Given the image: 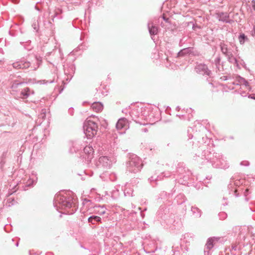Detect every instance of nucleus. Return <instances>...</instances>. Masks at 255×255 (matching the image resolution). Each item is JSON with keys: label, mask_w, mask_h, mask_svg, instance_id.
Instances as JSON below:
<instances>
[{"label": "nucleus", "mask_w": 255, "mask_h": 255, "mask_svg": "<svg viewBox=\"0 0 255 255\" xmlns=\"http://www.w3.org/2000/svg\"><path fill=\"white\" fill-rule=\"evenodd\" d=\"M53 205L59 212L67 215L73 214L78 208L75 195L70 190H61L56 194Z\"/></svg>", "instance_id": "1"}, {"label": "nucleus", "mask_w": 255, "mask_h": 255, "mask_svg": "<svg viewBox=\"0 0 255 255\" xmlns=\"http://www.w3.org/2000/svg\"><path fill=\"white\" fill-rule=\"evenodd\" d=\"M142 166L141 159L137 155L133 154L130 156L127 163V169L129 172L135 173L140 171Z\"/></svg>", "instance_id": "2"}, {"label": "nucleus", "mask_w": 255, "mask_h": 255, "mask_svg": "<svg viewBox=\"0 0 255 255\" xmlns=\"http://www.w3.org/2000/svg\"><path fill=\"white\" fill-rule=\"evenodd\" d=\"M83 128L85 135L91 139L97 134L98 127L96 122L87 119L83 124Z\"/></svg>", "instance_id": "3"}, {"label": "nucleus", "mask_w": 255, "mask_h": 255, "mask_svg": "<svg viewBox=\"0 0 255 255\" xmlns=\"http://www.w3.org/2000/svg\"><path fill=\"white\" fill-rule=\"evenodd\" d=\"M116 162V158L113 156H102L99 158L97 164L99 167L110 168L113 164Z\"/></svg>", "instance_id": "4"}, {"label": "nucleus", "mask_w": 255, "mask_h": 255, "mask_svg": "<svg viewBox=\"0 0 255 255\" xmlns=\"http://www.w3.org/2000/svg\"><path fill=\"white\" fill-rule=\"evenodd\" d=\"M211 163L212 165L215 168L226 169L229 167V163L226 158L220 155L215 156L211 161Z\"/></svg>", "instance_id": "5"}, {"label": "nucleus", "mask_w": 255, "mask_h": 255, "mask_svg": "<svg viewBox=\"0 0 255 255\" xmlns=\"http://www.w3.org/2000/svg\"><path fill=\"white\" fill-rule=\"evenodd\" d=\"M12 66L14 69L16 70L25 69L30 67L33 70H35L38 67V66H32L31 63L24 58L13 63Z\"/></svg>", "instance_id": "6"}, {"label": "nucleus", "mask_w": 255, "mask_h": 255, "mask_svg": "<svg viewBox=\"0 0 255 255\" xmlns=\"http://www.w3.org/2000/svg\"><path fill=\"white\" fill-rule=\"evenodd\" d=\"M145 111V108L137 106L131 110L130 115L133 120H134L136 123H138L135 119L136 118H140L141 119L146 118L147 115V113H146Z\"/></svg>", "instance_id": "7"}, {"label": "nucleus", "mask_w": 255, "mask_h": 255, "mask_svg": "<svg viewBox=\"0 0 255 255\" xmlns=\"http://www.w3.org/2000/svg\"><path fill=\"white\" fill-rule=\"evenodd\" d=\"M195 70L197 73L203 75L210 76L211 74V71L205 64L201 63L197 64L195 68Z\"/></svg>", "instance_id": "8"}, {"label": "nucleus", "mask_w": 255, "mask_h": 255, "mask_svg": "<svg viewBox=\"0 0 255 255\" xmlns=\"http://www.w3.org/2000/svg\"><path fill=\"white\" fill-rule=\"evenodd\" d=\"M219 238L215 237L209 238L207 240L204 249L205 255H206V253L209 255V251L213 248L214 246L219 241Z\"/></svg>", "instance_id": "9"}, {"label": "nucleus", "mask_w": 255, "mask_h": 255, "mask_svg": "<svg viewBox=\"0 0 255 255\" xmlns=\"http://www.w3.org/2000/svg\"><path fill=\"white\" fill-rule=\"evenodd\" d=\"M216 18L219 21L227 23H231L233 20L230 18L229 14L227 12H219L216 14Z\"/></svg>", "instance_id": "10"}, {"label": "nucleus", "mask_w": 255, "mask_h": 255, "mask_svg": "<svg viewBox=\"0 0 255 255\" xmlns=\"http://www.w3.org/2000/svg\"><path fill=\"white\" fill-rule=\"evenodd\" d=\"M34 94V92L33 90H31L28 87H25L21 90L19 96L17 97H15V98L16 99H18V98H21L23 100L26 99L30 95H33Z\"/></svg>", "instance_id": "11"}, {"label": "nucleus", "mask_w": 255, "mask_h": 255, "mask_svg": "<svg viewBox=\"0 0 255 255\" xmlns=\"http://www.w3.org/2000/svg\"><path fill=\"white\" fill-rule=\"evenodd\" d=\"M27 82L25 81L24 79H15L11 82L10 88L12 92H16L17 89L24 84H27Z\"/></svg>", "instance_id": "12"}, {"label": "nucleus", "mask_w": 255, "mask_h": 255, "mask_svg": "<svg viewBox=\"0 0 255 255\" xmlns=\"http://www.w3.org/2000/svg\"><path fill=\"white\" fill-rule=\"evenodd\" d=\"M116 128L118 130H126L128 128V122L125 118L120 119L117 123Z\"/></svg>", "instance_id": "13"}, {"label": "nucleus", "mask_w": 255, "mask_h": 255, "mask_svg": "<svg viewBox=\"0 0 255 255\" xmlns=\"http://www.w3.org/2000/svg\"><path fill=\"white\" fill-rule=\"evenodd\" d=\"M84 153L86 155L84 157L86 160L88 162L90 161L93 158L94 150L92 146H86L84 148Z\"/></svg>", "instance_id": "14"}, {"label": "nucleus", "mask_w": 255, "mask_h": 255, "mask_svg": "<svg viewBox=\"0 0 255 255\" xmlns=\"http://www.w3.org/2000/svg\"><path fill=\"white\" fill-rule=\"evenodd\" d=\"M233 85H243L245 87V89L250 90V87L249 85V83L244 78L240 76L237 77V80L235 82H232Z\"/></svg>", "instance_id": "15"}, {"label": "nucleus", "mask_w": 255, "mask_h": 255, "mask_svg": "<svg viewBox=\"0 0 255 255\" xmlns=\"http://www.w3.org/2000/svg\"><path fill=\"white\" fill-rule=\"evenodd\" d=\"M8 156V151H3L0 156V170H3L4 166L6 162V159Z\"/></svg>", "instance_id": "16"}, {"label": "nucleus", "mask_w": 255, "mask_h": 255, "mask_svg": "<svg viewBox=\"0 0 255 255\" xmlns=\"http://www.w3.org/2000/svg\"><path fill=\"white\" fill-rule=\"evenodd\" d=\"M220 47L222 53L226 56H229V54L232 53L231 48H229L227 44L224 41H222L220 44Z\"/></svg>", "instance_id": "17"}, {"label": "nucleus", "mask_w": 255, "mask_h": 255, "mask_svg": "<svg viewBox=\"0 0 255 255\" xmlns=\"http://www.w3.org/2000/svg\"><path fill=\"white\" fill-rule=\"evenodd\" d=\"M79 144L78 141H71V145L70 147L69 152L71 154L76 153L79 150Z\"/></svg>", "instance_id": "18"}, {"label": "nucleus", "mask_w": 255, "mask_h": 255, "mask_svg": "<svg viewBox=\"0 0 255 255\" xmlns=\"http://www.w3.org/2000/svg\"><path fill=\"white\" fill-rule=\"evenodd\" d=\"M91 107L94 111L96 112H100L102 111L103 109V105L100 102H95L91 104Z\"/></svg>", "instance_id": "19"}, {"label": "nucleus", "mask_w": 255, "mask_h": 255, "mask_svg": "<svg viewBox=\"0 0 255 255\" xmlns=\"http://www.w3.org/2000/svg\"><path fill=\"white\" fill-rule=\"evenodd\" d=\"M147 26L149 30V32L151 35H155L157 34L158 28L157 26L153 25L152 22H149L148 23Z\"/></svg>", "instance_id": "20"}, {"label": "nucleus", "mask_w": 255, "mask_h": 255, "mask_svg": "<svg viewBox=\"0 0 255 255\" xmlns=\"http://www.w3.org/2000/svg\"><path fill=\"white\" fill-rule=\"evenodd\" d=\"M101 218L97 216H92L88 218V221L92 224H95L96 222L101 223Z\"/></svg>", "instance_id": "21"}, {"label": "nucleus", "mask_w": 255, "mask_h": 255, "mask_svg": "<svg viewBox=\"0 0 255 255\" xmlns=\"http://www.w3.org/2000/svg\"><path fill=\"white\" fill-rule=\"evenodd\" d=\"M95 212L99 215H102L105 214L106 209L104 207V206H96L95 207Z\"/></svg>", "instance_id": "22"}, {"label": "nucleus", "mask_w": 255, "mask_h": 255, "mask_svg": "<svg viewBox=\"0 0 255 255\" xmlns=\"http://www.w3.org/2000/svg\"><path fill=\"white\" fill-rule=\"evenodd\" d=\"M165 255H179V253L178 251H174L169 247H165Z\"/></svg>", "instance_id": "23"}, {"label": "nucleus", "mask_w": 255, "mask_h": 255, "mask_svg": "<svg viewBox=\"0 0 255 255\" xmlns=\"http://www.w3.org/2000/svg\"><path fill=\"white\" fill-rule=\"evenodd\" d=\"M191 211L193 215L195 217L199 218L201 217L202 212L198 208L192 206L191 207Z\"/></svg>", "instance_id": "24"}, {"label": "nucleus", "mask_w": 255, "mask_h": 255, "mask_svg": "<svg viewBox=\"0 0 255 255\" xmlns=\"http://www.w3.org/2000/svg\"><path fill=\"white\" fill-rule=\"evenodd\" d=\"M226 57H227L228 61L229 62L235 64L237 67L239 66L238 61L237 59L233 56L232 53L229 54V56H226Z\"/></svg>", "instance_id": "25"}, {"label": "nucleus", "mask_w": 255, "mask_h": 255, "mask_svg": "<svg viewBox=\"0 0 255 255\" xmlns=\"http://www.w3.org/2000/svg\"><path fill=\"white\" fill-rule=\"evenodd\" d=\"M62 12V10L61 9L59 8H56L54 10V13L53 15H51L52 17V20L54 21V18L55 17H57V18L59 19L61 18V16H60V14Z\"/></svg>", "instance_id": "26"}, {"label": "nucleus", "mask_w": 255, "mask_h": 255, "mask_svg": "<svg viewBox=\"0 0 255 255\" xmlns=\"http://www.w3.org/2000/svg\"><path fill=\"white\" fill-rule=\"evenodd\" d=\"M37 180V177L35 176L34 178H29V180H28L26 186H32L34 184H35Z\"/></svg>", "instance_id": "27"}, {"label": "nucleus", "mask_w": 255, "mask_h": 255, "mask_svg": "<svg viewBox=\"0 0 255 255\" xmlns=\"http://www.w3.org/2000/svg\"><path fill=\"white\" fill-rule=\"evenodd\" d=\"M248 39V37L244 33L241 34L239 36V40L241 44H244Z\"/></svg>", "instance_id": "28"}, {"label": "nucleus", "mask_w": 255, "mask_h": 255, "mask_svg": "<svg viewBox=\"0 0 255 255\" xmlns=\"http://www.w3.org/2000/svg\"><path fill=\"white\" fill-rule=\"evenodd\" d=\"M17 202L13 198H9L7 200V204L8 207L15 205Z\"/></svg>", "instance_id": "29"}, {"label": "nucleus", "mask_w": 255, "mask_h": 255, "mask_svg": "<svg viewBox=\"0 0 255 255\" xmlns=\"http://www.w3.org/2000/svg\"><path fill=\"white\" fill-rule=\"evenodd\" d=\"M30 43V42L29 41L26 42H20L21 44L23 46L24 49L27 50H30L32 49V46L29 45Z\"/></svg>", "instance_id": "30"}, {"label": "nucleus", "mask_w": 255, "mask_h": 255, "mask_svg": "<svg viewBox=\"0 0 255 255\" xmlns=\"http://www.w3.org/2000/svg\"><path fill=\"white\" fill-rule=\"evenodd\" d=\"M162 178L160 176H156L155 175L152 176L149 178V180L150 182L153 181L161 180Z\"/></svg>", "instance_id": "31"}, {"label": "nucleus", "mask_w": 255, "mask_h": 255, "mask_svg": "<svg viewBox=\"0 0 255 255\" xmlns=\"http://www.w3.org/2000/svg\"><path fill=\"white\" fill-rule=\"evenodd\" d=\"M54 82H55L54 78L53 80H42L39 81V83L41 84H47L48 83H53Z\"/></svg>", "instance_id": "32"}, {"label": "nucleus", "mask_w": 255, "mask_h": 255, "mask_svg": "<svg viewBox=\"0 0 255 255\" xmlns=\"http://www.w3.org/2000/svg\"><path fill=\"white\" fill-rule=\"evenodd\" d=\"M83 206H85L86 205H87L86 207H89L90 205H91V203L90 200H87L86 199H84L83 200V203H82Z\"/></svg>", "instance_id": "33"}, {"label": "nucleus", "mask_w": 255, "mask_h": 255, "mask_svg": "<svg viewBox=\"0 0 255 255\" xmlns=\"http://www.w3.org/2000/svg\"><path fill=\"white\" fill-rule=\"evenodd\" d=\"M68 114L69 115L73 116L74 114V109L73 107H70L69 108L68 111Z\"/></svg>", "instance_id": "34"}, {"label": "nucleus", "mask_w": 255, "mask_h": 255, "mask_svg": "<svg viewBox=\"0 0 255 255\" xmlns=\"http://www.w3.org/2000/svg\"><path fill=\"white\" fill-rule=\"evenodd\" d=\"M32 27L33 29L36 31H37L38 30V23L36 22H34L32 25Z\"/></svg>", "instance_id": "35"}, {"label": "nucleus", "mask_w": 255, "mask_h": 255, "mask_svg": "<svg viewBox=\"0 0 255 255\" xmlns=\"http://www.w3.org/2000/svg\"><path fill=\"white\" fill-rule=\"evenodd\" d=\"M55 52H53V51H52V52H47L46 55H45V57H46V60H47V61H48L49 63H51L49 60H48V58L47 57L48 56H49V55H53L54 54Z\"/></svg>", "instance_id": "36"}, {"label": "nucleus", "mask_w": 255, "mask_h": 255, "mask_svg": "<svg viewBox=\"0 0 255 255\" xmlns=\"http://www.w3.org/2000/svg\"><path fill=\"white\" fill-rule=\"evenodd\" d=\"M124 193L125 195L128 194L129 196H132V191H131V192H129L127 190V188L124 189Z\"/></svg>", "instance_id": "37"}, {"label": "nucleus", "mask_w": 255, "mask_h": 255, "mask_svg": "<svg viewBox=\"0 0 255 255\" xmlns=\"http://www.w3.org/2000/svg\"><path fill=\"white\" fill-rule=\"evenodd\" d=\"M196 28H199V29H200L201 27L200 26H198V25H197L196 24H194L193 23V25H192V29L194 30H195L196 29Z\"/></svg>", "instance_id": "38"}, {"label": "nucleus", "mask_w": 255, "mask_h": 255, "mask_svg": "<svg viewBox=\"0 0 255 255\" xmlns=\"http://www.w3.org/2000/svg\"><path fill=\"white\" fill-rule=\"evenodd\" d=\"M241 165L244 166H248L249 165V162L248 161H244L241 162Z\"/></svg>", "instance_id": "39"}, {"label": "nucleus", "mask_w": 255, "mask_h": 255, "mask_svg": "<svg viewBox=\"0 0 255 255\" xmlns=\"http://www.w3.org/2000/svg\"><path fill=\"white\" fill-rule=\"evenodd\" d=\"M220 62V57H218L215 59V63L216 65L219 64Z\"/></svg>", "instance_id": "40"}, {"label": "nucleus", "mask_w": 255, "mask_h": 255, "mask_svg": "<svg viewBox=\"0 0 255 255\" xmlns=\"http://www.w3.org/2000/svg\"><path fill=\"white\" fill-rule=\"evenodd\" d=\"M77 20H78V19H75L73 20V21L72 22V25H73V27H74L76 28H78V27L76 25V22H77Z\"/></svg>", "instance_id": "41"}, {"label": "nucleus", "mask_w": 255, "mask_h": 255, "mask_svg": "<svg viewBox=\"0 0 255 255\" xmlns=\"http://www.w3.org/2000/svg\"><path fill=\"white\" fill-rule=\"evenodd\" d=\"M240 93L241 95L244 97L247 96V95L248 94L246 93L245 92H242V91H241L240 92Z\"/></svg>", "instance_id": "42"}, {"label": "nucleus", "mask_w": 255, "mask_h": 255, "mask_svg": "<svg viewBox=\"0 0 255 255\" xmlns=\"http://www.w3.org/2000/svg\"><path fill=\"white\" fill-rule=\"evenodd\" d=\"M185 50V49H183V50H181V51H180L179 52H178V56H183L184 55V51Z\"/></svg>", "instance_id": "43"}, {"label": "nucleus", "mask_w": 255, "mask_h": 255, "mask_svg": "<svg viewBox=\"0 0 255 255\" xmlns=\"http://www.w3.org/2000/svg\"><path fill=\"white\" fill-rule=\"evenodd\" d=\"M219 216L221 217V216H223L224 218H225L227 217V214L225 213H220L219 214Z\"/></svg>", "instance_id": "44"}, {"label": "nucleus", "mask_w": 255, "mask_h": 255, "mask_svg": "<svg viewBox=\"0 0 255 255\" xmlns=\"http://www.w3.org/2000/svg\"><path fill=\"white\" fill-rule=\"evenodd\" d=\"M141 130L142 131V132H146L147 131H148V129L147 128H142L141 129Z\"/></svg>", "instance_id": "45"}, {"label": "nucleus", "mask_w": 255, "mask_h": 255, "mask_svg": "<svg viewBox=\"0 0 255 255\" xmlns=\"http://www.w3.org/2000/svg\"><path fill=\"white\" fill-rule=\"evenodd\" d=\"M162 174H164V176H165L166 177H169L170 176V173H162Z\"/></svg>", "instance_id": "46"}, {"label": "nucleus", "mask_w": 255, "mask_h": 255, "mask_svg": "<svg viewBox=\"0 0 255 255\" xmlns=\"http://www.w3.org/2000/svg\"><path fill=\"white\" fill-rule=\"evenodd\" d=\"M252 35L255 36V25L254 26L253 30L252 31Z\"/></svg>", "instance_id": "47"}, {"label": "nucleus", "mask_w": 255, "mask_h": 255, "mask_svg": "<svg viewBox=\"0 0 255 255\" xmlns=\"http://www.w3.org/2000/svg\"><path fill=\"white\" fill-rule=\"evenodd\" d=\"M162 18H163V19H164L166 22H168V18H165V17H164V15H163Z\"/></svg>", "instance_id": "48"}, {"label": "nucleus", "mask_w": 255, "mask_h": 255, "mask_svg": "<svg viewBox=\"0 0 255 255\" xmlns=\"http://www.w3.org/2000/svg\"><path fill=\"white\" fill-rule=\"evenodd\" d=\"M223 80H228L227 76H223L221 78Z\"/></svg>", "instance_id": "49"}, {"label": "nucleus", "mask_w": 255, "mask_h": 255, "mask_svg": "<svg viewBox=\"0 0 255 255\" xmlns=\"http://www.w3.org/2000/svg\"><path fill=\"white\" fill-rule=\"evenodd\" d=\"M209 162V160H207V159H204V161H203V163H207V162Z\"/></svg>", "instance_id": "50"}, {"label": "nucleus", "mask_w": 255, "mask_h": 255, "mask_svg": "<svg viewBox=\"0 0 255 255\" xmlns=\"http://www.w3.org/2000/svg\"><path fill=\"white\" fill-rule=\"evenodd\" d=\"M183 170L182 169H180V168H179V169H178L177 170V172H179V173H181V170Z\"/></svg>", "instance_id": "51"}, {"label": "nucleus", "mask_w": 255, "mask_h": 255, "mask_svg": "<svg viewBox=\"0 0 255 255\" xmlns=\"http://www.w3.org/2000/svg\"><path fill=\"white\" fill-rule=\"evenodd\" d=\"M248 191H249V190H248V189H247L246 190V191H245V195H246V196L247 195V194H247V192H248Z\"/></svg>", "instance_id": "52"}, {"label": "nucleus", "mask_w": 255, "mask_h": 255, "mask_svg": "<svg viewBox=\"0 0 255 255\" xmlns=\"http://www.w3.org/2000/svg\"><path fill=\"white\" fill-rule=\"evenodd\" d=\"M18 242H16L15 243V246L18 247Z\"/></svg>", "instance_id": "53"}, {"label": "nucleus", "mask_w": 255, "mask_h": 255, "mask_svg": "<svg viewBox=\"0 0 255 255\" xmlns=\"http://www.w3.org/2000/svg\"><path fill=\"white\" fill-rule=\"evenodd\" d=\"M253 7L254 9L255 10V2L254 3Z\"/></svg>", "instance_id": "54"}, {"label": "nucleus", "mask_w": 255, "mask_h": 255, "mask_svg": "<svg viewBox=\"0 0 255 255\" xmlns=\"http://www.w3.org/2000/svg\"><path fill=\"white\" fill-rule=\"evenodd\" d=\"M178 196H179V197H180H180H183V196H184V195H182V194H180V195H179Z\"/></svg>", "instance_id": "55"}, {"label": "nucleus", "mask_w": 255, "mask_h": 255, "mask_svg": "<svg viewBox=\"0 0 255 255\" xmlns=\"http://www.w3.org/2000/svg\"><path fill=\"white\" fill-rule=\"evenodd\" d=\"M141 215L142 216V217L144 216V214L142 213H141Z\"/></svg>", "instance_id": "56"}, {"label": "nucleus", "mask_w": 255, "mask_h": 255, "mask_svg": "<svg viewBox=\"0 0 255 255\" xmlns=\"http://www.w3.org/2000/svg\"><path fill=\"white\" fill-rule=\"evenodd\" d=\"M185 202V200H183V201H182V202H181V203H182L183 202Z\"/></svg>", "instance_id": "57"}, {"label": "nucleus", "mask_w": 255, "mask_h": 255, "mask_svg": "<svg viewBox=\"0 0 255 255\" xmlns=\"http://www.w3.org/2000/svg\"><path fill=\"white\" fill-rule=\"evenodd\" d=\"M78 48H79V47H77V49H76V51L77 50Z\"/></svg>", "instance_id": "58"}, {"label": "nucleus", "mask_w": 255, "mask_h": 255, "mask_svg": "<svg viewBox=\"0 0 255 255\" xmlns=\"http://www.w3.org/2000/svg\"><path fill=\"white\" fill-rule=\"evenodd\" d=\"M45 116V115H43L42 118H43Z\"/></svg>", "instance_id": "59"}, {"label": "nucleus", "mask_w": 255, "mask_h": 255, "mask_svg": "<svg viewBox=\"0 0 255 255\" xmlns=\"http://www.w3.org/2000/svg\"><path fill=\"white\" fill-rule=\"evenodd\" d=\"M81 37H82V35L81 34ZM80 39H82V38H80Z\"/></svg>", "instance_id": "60"}]
</instances>
